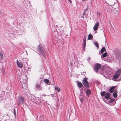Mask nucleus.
Instances as JSON below:
<instances>
[{
    "mask_svg": "<svg viewBox=\"0 0 121 121\" xmlns=\"http://www.w3.org/2000/svg\"><path fill=\"white\" fill-rule=\"evenodd\" d=\"M77 84L78 87L79 88H81L83 86V85L81 82H77Z\"/></svg>",
    "mask_w": 121,
    "mask_h": 121,
    "instance_id": "nucleus-11",
    "label": "nucleus"
},
{
    "mask_svg": "<svg viewBox=\"0 0 121 121\" xmlns=\"http://www.w3.org/2000/svg\"><path fill=\"white\" fill-rule=\"evenodd\" d=\"M114 101V99H111L109 100L108 103H111L113 102Z\"/></svg>",
    "mask_w": 121,
    "mask_h": 121,
    "instance_id": "nucleus-23",
    "label": "nucleus"
},
{
    "mask_svg": "<svg viewBox=\"0 0 121 121\" xmlns=\"http://www.w3.org/2000/svg\"><path fill=\"white\" fill-rule=\"evenodd\" d=\"M105 98L106 99H109L110 98V94L108 93H107L105 95Z\"/></svg>",
    "mask_w": 121,
    "mask_h": 121,
    "instance_id": "nucleus-10",
    "label": "nucleus"
},
{
    "mask_svg": "<svg viewBox=\"0 0 121 121\" xmlns=\"http://www.w3.org/2000/svg\"><path fill=\"white\" fill-rule=\"evenodd\" d=\"M105 91H103L101 92V96H103L105 95Z\"/></svg>",
    "mask_w": 121,
    "mask_h": 121,
    "instance_id": "nucleus-24",
    "label": "nucleus"
},
{
    "mask_svg": "<svg viewBox=\"0 0 121 121\" xmlns=\"http://www.w3.org/2000/svg\"><path fill=\"white\" fill-rule=\"evenodd\" d=\"M99 24V23L98 22H97L95 24L93 27V29L94 31H95L97 30Z\"/></svg>",
    "mask_w": 121,
    "mask_h": 121,
    "instance_id": "nucleus-7",
    "label": "nucleus"
},
{
    "mask_svg": "<svg viewBox=\"0 0 121 121\" xmlns=\"http://www.w3.org/2000/svg\"><path fill=\"white\" fill-rule=\"evenodd\" d=\"M17 63L18 66L20 68H22L23 66V65L22 63L18 61V60H17Z\"/></svg>",
    "mask_w": 121,
    "mask_h": 121,
    "instance_id": "nucleus-8",
    "label": "nucleus"
},
{
    "mask_svg": "<svg viewBox=\"0 0 121 121\" xmlns=\"http://www.w3.org/2000/svg\"><path fill=\"white\" fill-rule=\"evenodd\" d=\"M107 53L106 52H105L102 55V56H101V58H102V59H103L102 58H104V57H106V56H107Z\"/></svg>",
    "mask_w": 121,
    "mask_h": 121,
    "instance_id": "nucleus-18",
    "label": "nucleus"
},
{
    "mask_svg": "<svg viewBox=\"0 0 121 121\" xmlns=\"http://www.w3.org/2000/svg\"><path fill=\"white\" fill-rule=\"evenodd\" d=\"M24 99L23 97H19L17 103V105H20L21 104H23L24 103Z\"/></svg>",
    "mask_w": 121,
    "mask_h": 121,
    "instance_id": "nucleus-1",
    "label": "nucleus"
},
{
    "mask_svg": "<svg viewBox=\"0 0 121 121\" xmlns=\"http://www.w3.org/2000/svg\"><path fill=\"white\" fill-rule=\"evenodd\" d=\"M3 57V56L2 53L1 52H0V58H2Z\"/></svg>",
    "mask_w": 121,
    "mask_h": 121,
    "instance_id": "nucleus-25",
    "label": "nucleus"
},
{
    "mask_svg": "<svg viewBox=\"0 0 121 121\" xmlns=\"http://www.w3.org/2000/svg\"><path fill=\"white\" fill-rule=\"evenodd\" d=\"M94 44L95 46H96L97 48H98L99 47V44L97 42H94Z\"/></svg>",
    "mask_w": 121,
    "mask_h": 121,
    "instance_id": "nucleus-22",
    "label": "nucleus"
},
{
    "mask_svg": "<svg viewBox=\"0 0 121 121\" xmlns=\"http://www.w3.org/2000/svg\"><path fill=\"white\" fill-rule=\"evenodd\" d=\"M113 95L114 98H116L117 96V92L116 91H115L113 94Z\"/></svg>",
    "mask_w": 121,
    "mask_h": 121,
    "instance_id": "nucleus-15",
    "label": "nucleus"
},
{
    "mask_svg": "<svg viewBox=\"0 0 121 121\" xmlns=\"http://www.w3.org/2000/svg\"><path fill=\"white\" fill-rule=\"evenodd\" d=\"M101 67V65L99 64H96L95 66V71L96 72H97L98 70Z\"/></svg>",
    "mask_w": 121,
    "mask_h": 121,
    "instance_id": "nucleus-6",
    "label": "nucleus"
},
{
    "mask_svg": "<svg viewBox=\"0 0 121 121\" xmlns=\"http://www.w3.org/2000/svg\"><path fill=\"white\" fill-rule=\"evenodd\" d=\"M70 2V3H71V1L70 0H68Z\"/></svg>",
    "mask_w": 121,
    "mask_h": 121,
    "instance_id": "nucleus-29",
    "label": "nucleus"
},
{
    "mask_svg": "<svg viewBox=\"0 0 121 121\" xmlns=\"http://www.w3.org/2000/svg\"><path fill=\"white\" fill-rule=\"evenodd\" d=\"M83 98H81V99H80V101L81 102H83Z\"/></svg>",
    "mask_w": 121,
    "mask_h": 121,
    "instance_id": "nucleus-27",
    "label": "nucleus"
},
{
    "mask_svg": "<svg viewBox=\"0 0 121 121\" xmlns=\"http://www.w3.org/2000/svg\"><path fill=\"white\" fill-rule=\"evenodd\" d=\"M83 41H86V37L85 36H84V37Z\"/></svg>",
    "mask_w": 121,
    "mask_h": 121,
    "instance_id": "nucleus-26",
    "label": "nucleus"
},
{
    "mask_svg": "<svg viewBox=\"0 0 121 121\" xmlns=\"http://www.w3.org/2000/svg\"><path fill=\"white\" fill-rule=\"evenodd\" d=\"M82 83L84 86L87 88L89 87V84L86 80L85 79L83 80L82 82Z\"/></svg>",
    "mask_w": 121,
    "mask_h": 121,
    "instance_id": "nucleus-4",
    "label": "nucleus"
},
{
    "mask_svg": "<svg viewBox=\"0 0 121 121\" xmlns=\"http://www.w3.org/2000/svg\"><path fill=\"white\" fill-rule=\"evenodd\" d=\"M20 86L24 90L25 89H27V84L25 83H21Z\"/></svg>",
    "mask_w": 121,
    "mask_h": 121,
    "instance_id": "nucleus-5",
    "label": "nucleus"
},
{
    "mask_svg": "<svg viewBox=\"0 0 121 121\" xmlns=\"http://www.w3.org/2000/svg\"><path fill=\"white\" fill-rule=\"evenodd\" d=\"M105 51V48L104 47H103L101 50L100 52H99V53L102 54Z\"/></svg>",
    "mask_w": 121,
    "mask_h": 121,
    "instance_id": "nucleus-16",
    "label": "nucleus"
},
{
    "mask_svg": "<svg viewBox=\"0 0 121 121\" xmlns=\"http://www.w3.org/2000/svg\"><path fill=\"white\" fill-rule=\"evenodd\" d=\"M27 53V52L26 51V53Z\"/></svg>",
    "mask_w": 121,
    "mask_h": 121,
    "instance_id": "nucleus-32",
    "label": "nucleus"
},
{
    "mask_svg": "<svg viewBox=\"0 0 121 121\" xmlns=\"http://www.w3.org/2000/svg\"><path fill=\"white\" fill-rule=\"evenodd\" d=\"M35 87L36 89L38 90H41L42 89L41 87L39 84H36Z\"/></svg>",
    "mask_w": 121,
    "mask_h": 121,
    "instance_id": "nucleus-12",
    "label": "nucleus"
},
{
    "mask_svg": "<svg viewBox=\"0 0 121 121\" xmlns=\"http://www.w3.org/2000/svg\"><path fill=\"white\" fill-rule=\"evenodd\" d=\"M109 58H104V60L108 62H112V61L111 59H110Z\"/></svg>",
    "mask_w": 121,
    "mask_h": 121,
    "instance_id": "nucleus-14",
    "label": "nucleus"
},
{
    "mask_svg": "<svg viewBox=\"0 0 121 121\" xmlns=\"http://www.w3.org/2000/svg\"><path fill=\"white\" fill-rule=\"evenodd\" d=\"M37 99H38V101H37V102H41V100H39V98H38Z\"/></svg>",
    "mask_w": 121,
    "mask_h": 121,
    "instance_id": "nucleus-28",
    "label": "nucleus"
},
{
    "mask_svg": "<svg viewBox=\"0 0 121 121\" xmlns=\"http://www.w3.org/2000/svg\"><path fill=\"white\" fill-rule=\"evenodd\" d=\"M38 50L40 54L42 56H44L45 55L44 51V49L40 46H39L38 48Z\"/></svg>",
    "mask_w": 121,
    "mask_h": 121,
    "instance_id": "nucleus-2",
    "label": "nucleus"
},
{
    "mask_svg": "<svg viewBox=\"0 0 121 121\" xmlns=\"http://www.w3.org/2000/svg\"><path fill=\"white\" fill-rule=\"evenodd\" d=\"M93 38L92 35L90 34H89L88 35V40L91 39Z\"/></svg>",
    "mask_w": 121,
    "mask_h": 121,
    "instance_id": "nucleus-17",
    "label": "nucleus"
},
{
    "mask_svg": "<svg viewBox=\"0 0 121 121\" xmlns=\"http://www.w3.org/2000/svg\"><path fill=\"white\" fill-rule=\"evenodd\" d=\"M109 105H112V104H109Z\"/></svg>",
    "mask_w": 121,
    "mask_h": 121,
    "instance_id": "nucleus-31",
    "label": "nucleus"
},
{
    "mask_svg": "<svg viewBox=\"0 0 121 121\" xmlns=\"http://www.w3.org/2000/svg\"><path fill=\"white\" fill-rule=\"evenodd\" d=\"M55 88L56 90L58 92H59L60 91V89L58 87L56 86H55Z\"/></svg>",
    "mask_w": 121,
    "mask_h": 121,
    "instance_id": "nucleus-20",
    "label": "nucleus"
},
{
    "mask_svg": "<svg viewBox=\"0 0 121 121\" xmlns=\"http://www.w3.org/2000/svg\"><path fill=\"white\" fill-rule=\"evenodd\" d=\"M114 87H113L109 89V92L112 93L114 91Z\"/></svg>",
    "mask_w": 121,
    "mask_h": 121,
    "instance_id": "nucleus-19",
    "label": "nucleus"
},
{
    "mask_svg": "<svg viewBox=\"0 0 121 121\" xmlns=\"http://www.w3.org/2000/svg\"><path fill=\"white\" fill-rule=\"evenodd\" d=\"M83 1H85L87 0H82Z\"/></svg>",
    "mask_w": 121,
    "mask_h": 121,
    "instance_id": "nucleus-30",
    "label": "nucleus"
},
{
    "mask_svg": "<svg viewBox=\"0 0 121 121\" xmlns=\"http://www.w3.org/2000/svg\"><path fill=\"white\" fill-rule=\"evenodd\" d=\"M86 43V41H83V48L84 50L85 48V46Z\"/></svg>",
    "mask_w": 121,
    "mask_h": 121,
    "instance_id": "nucleus-21",
    "label": "nucleus"
},
{
    "mask_svg": "<svg viewBox=\"0 0 121 121\" xmlns=\"http://www.w3.org/2000/svg\"><path fill=\"white\" fill-rule=\"evenodd\" d=\"M121 73V69L117 70L113 75V77L114 79L117 78Z\"/></svg>",
    "mask_w": 121,
    "mask_h": 121,
    "instance_id": "nucleus-3",
    "label": "nucleus"
},
{
    "mask_svg": "<svg viewBox=\"0 0 121 121\" xmlns=\"http://www.w3.org/2000/svg\"><path fill=\"white\" fill-rule=\"evenodd\" d=\"M86 93L87 96L88 97L91 94V91L88 89L86 90Z\"/></svg>",
    "mask_w": 121,
    "mask_h": 121,
    "instance_id": "nucleus-9",
    "label": "nucleus"
},
{
    "mask_svg": "<svg viewBox=\"0 0 121 121\" xmlns=\"http://www.w3.org/2000/svg\"><path fill=\"white\" fill-rule=\"evenodd\" d=\"M43 81L44 82L46 83L48 85H50L49 81L48 79H45Z\"/></svg>",
    "mask_w": 121,
    "mask_h": 121,
    "instance_id": "nucleus-13",
    "label": "nucleus"
}]
</instances>
